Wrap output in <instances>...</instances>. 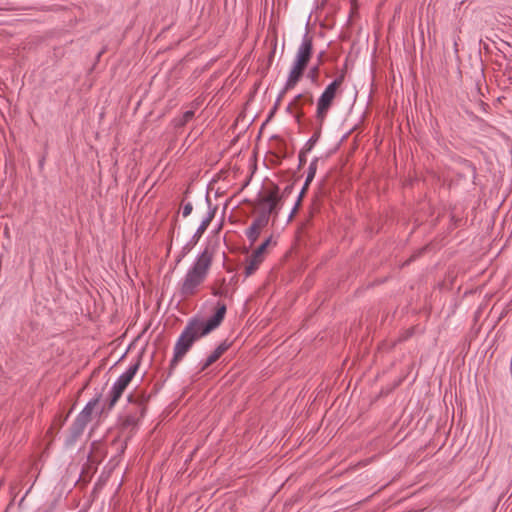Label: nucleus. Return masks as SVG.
Instances as JSON below:
<instances>
[{"mask_svg":"<svg viewBox=\"0 0 512 512\" xmlns=\"http://www.w3.org/2000/svg\"><path fill=\"white\" fill-rule=\"evenodd\" d=\"M271 242V237L267 238L259 247H263V251L266 250V248L268 247V245L270 244Z\"/></svg>","mask_w":512,"mask_h":512,"instance_id":"obj_29","label":"nucleus"},{"mask_svg":"<svg viewBox=\"0 0 512 512\" xmlns=\"http://www.w3.org/2000/svg\"><path fill=\"white\" fill-rule=\"evenodd\" d=\"M319 68H320V64H317L313 67L310 68L309 72H308V78L310 79V81L312 83H316L317 82V78H318V74H319Z\"/></svg>","mask_w":512,"mask_h":512,"instance_id":"obj_20","label":"nucleus"},{"mask_svg":"<svg viewBox=\"0 0 512 512\" xmlns=\"http://www.w3.org/2000/svg\"><path fill=\"white\" fill-rule=\"evenodd\" d=\"M312 54L313 38L308 33H306L304 34L302 41L297 49L295 59L293 61L291 70L284 85V89L280 94V97H282L285 92L293 89L301 80L304 71L308 66V63L311 60Z\"/></svg>","mask_w":512,"mask_h":512,"instance_id":"obj_3","label":"nucleus"},{"mask_svg":"<svg viewBox=\"0 0 512 512\" xmlns=\"http://www.w3.org/2000/svg\"><path fill=\"white\" fill-rule=\"evenodd\" d=\"M125 409H132L134 412H138L136 406L131 405V403L128 402V406Z\"/></svg>","mask_w":512,"mask_h":512,"instance_id":"obj_30","label":"nucleus"},{"mask_svg":"<svg viewBox=\"0 0 512 512\" xmlns=\"http://www.w3.org/2000/svg\"><path fill=\"white\" fill-rule=\"evenodd\" d=\"M211 293L217 297H227L229 295V286L224 277L215 280L211 287Z\"/></svg>","mask_w":512,"mask_h":512,"instance_id":"obj_15","label":"nucleus"},{"mask_svg":"<svg viewBox=\"0 0 512 512\" xmlns=\"http://www.w3.org/2000/svg\"><path fill=\"white\" fill-rule=\"evenodd\" d=\"M269 219L270 218L266 215V213L260 212L258 216L252 221L251 225L258 228L259 230H262L268 225Z\"/></svg>","mask_w":512,"mask_h":512,"instance_id":"obj_18","label":"nucleus"},{"mask_svg":"<svg viewBox=\"0 0 512 512\" xmlns=\"http://www.w3.org/2000/svg\"><path fill=\"white\" fill-rule=\"evenodd\" d=\"M301 199H302V198L298 197V199H297V201H296V203H295V206L293 207V209H292V211H291V213H290V215H289V218H290V219L293 217V215H294V214H295V212L297 211V209H298V207H299V205H300Z\"/></svg>","mask_w":512,"mask_h":512,"instance_id":"obj_26","label":"nucleus"},{"mask_svg":"<svg viewBox=\"0 0 512 512\" xmlns=\"http://www.w3.org/2000/svg\"><path fill=\"white\" fill-rule=\"evenodd\" d=\"M226 310V305L218 302L216 312L207 321L198 317H192L188 320L185 328L175 343L174 355L170 362L171 369H174L177 366L196 340L209 334L220 326L224 320Z\"/></svg>","mask_w":512,"mask_h":512,"instance_id":"obj_1","label":"nucleus"},{"mask_svg":"<svg viewBox=\"0 0 512 512\" xmlns=\"http://www.w3.org/2000/svg\"><path fill=\"white\" fill-rule=\"evenodd\" d=\"M192 210H193L192 203L187 202V203L183 204V206H182L183 217L189 216L191 214Z\"/></svg>","mask_w":512,"mask_h":512,"instance_id":"obj_21","label":"nucleus"},{"mask_svg":"<svg viewBox=\"0 0 512 512\" xmlns=\"http://www.w3.org/2000/svg\"><path fill=\"white\" fill-rule=\"evenodd\" d=\"M231 346V343L227 340L220 343L216 349L207 357V359L201 365V371L207 369L210 365L215 363Z\"/></svg>","mask_w":512,"mask_h":512,"instance_id":"obj_12","label":"nucleus"},{"mask_svg":"<svg viewBox=\"0 0 512 512\" xmlns=\"http://www.w3.org/2000/svg\"><path fill=\"white\" fill-rule=\"evenodd\" d=\"M281 199L282 196L279 195V187L274 185L273 188L258 201V205L263 207L261 212L266 213L269 218L271 215L277 217L280 209L278 205Z\"/></svg>","mask_w":512,"mask_h":512,"instance_id":"obj_6","label":"nucleus"},{"mask_svg":"<svg viewBox=\"0 0 512 512\" xmlns=\"http://www.w3.org/2000/svg\"><path fill=\"white\" fill-rule=\"evenodd\" d=\"M306 154L307 152L304 151L303 149L299 152V155H298V159H299V168H301L302 166L305 165L306 161H307V157H306Z\"/></svg>","mask_w":512,"mask_h":512,"instance_id":"obj_22","label":"nucleus"},{"mask_svg":"<svg viewBox=\"0 0 512 512\" xmlns=\"http://www.w3.org/2000/svg\"><path fill=\"white\" fill-rule=\"evenodd\" d=\"M301 199H302V198L298 197V199H297V201H296V203H295V206L293 207V209H292V211H291V213H290V215H289V218H290V219L293 217V215H294V214H295V212L297 211V209H298V207H299V205H300Z\"/></svg>","mask_w":512,"mask_h":512,"instance_id":"obj_24","label":"nucleus"},{"mask_svg":"<svg viewBox=\"0 0 512 512\" xmlns=\"http://www.w3.org/2000/svg\"><path fill=\"white\" fill-rule=\"evenodd\" d=\"M264 260L263 247H258L247 260L245 266V276H251L260 266Z\"/></svg>","mask_w":512,"mask_h":512,"instance_id":"obj_10","label":"nucleus"},{"mask_svg":"<svg viewBox=\"0 0 512 512\" xmlns=\"http://www.w3.org/2000/svg\"><path fill=\"white\" fill-rule=\"evenodd\" d=\"M291 189H292V187H291V186H287V187L285 188V190H284V193L289 192Z\"/></svg>","mask_w":512,"mask_h":512,"instance_id":"obj_33","label":"nucleus"},{"mask_svg":"<svg viewBox=\"0 0 512 512\" xmlns=\"http://www.w3.org/2000/svg\"><path fill=\"white\" fill-rule=\"evenodd\" d=\"M323 55H324V52H320L319 53V55H318V64H321Z\"/></svg>","mask_w":512,"mask_h":512,"instance_id":"obj_31","label":"nucleus"},{"mask_svg":"<svg viewBox=\"0 0 512 512\" xmlns=\"http://www.w3.org/2000/svg\"><path fill=\"white\" fill-rule=\"evenodd\" d=\"M215 212L216 208L210 209L206 217L202 220L201 224L199 225L196 232L192 236L191 242L193 244H196L203 235V233L206 231V229L208 228V226L210 225L211 221L215 216Z\"/></svg>","mask_w":512,"mask_h":512,"instance_id":"obj_14","label":"nucleus"},{"mask_svg":"<svg viewBox=\"0 0 512 512\" xmlns=\"http://www.w3.org/2000/svg\"><path fill=\"white\" fill-rule=\"evenodd\" d=\"M301 199H302V198L298 197V199H297V201H296V203H295V206L293 207V209H292V211H291V213H290V215H289V218H290V219L293 217V215H294V214H295V212L297 211V209H298V207H299V205H300Z\"/></svg>","mask_w":512,"mask_h":512,"instance_id":"obj_25","label":"nucleus"},{"mask_svg":"<svg viewBox=\"0 0 512 512\" xmlns=\"http://www.w3.org/2000/svg\"><path fill=\"white\" fill-rule=\"evenodd\" d=\"M316 142V138L314 137H311L308 142L306 143L305 147L303 148L304 151H306L307 153L309 151H311V149L313 148V145L315 144Z\"/></svg>","mask_w":512,"mask_h":512,"instance_id":"obj_23","label":"nucleus"},{"mask_svg":"<svg viewBox=\"0 0 512 512\" xmlns=\"http://www.w3.org/2000/svg\"><path fill=\"white\" fill-rule=\"evenodd\" d=\"M301 199H302V198L298 197V199H297V201H296V203H295V206L293 207V209H292V211H291V213H290V215H289V218H290V219L293 217V215H294V214H295V212L297 211V209H298V207H299V205H300Z\"/></svg>","mask_w":512,"mask_h":512,"instance_id":"obj_27","label":"nucleus"},{"mask_svg":"<svg viewBox=\"0 0 512 512\" xmlns=\"http://www.w3.org/2000/svg\"><path fill=\"white\" fill-rule=\"evenodd\" d=\"M260 233H261V230L254 227L253 225H250L249 228L245 232L246 237L250 241L251 245H253L257 241Z\"/></svg>","mask_w":512,"mask_h":512,"instance_id":"obj_19","label":"nucleus"},{"mask_svg":"<svg viewBox=\"0 0 512 512\" xmlns=\"http://www.w3.org/2000/svg\"><path fill=\"white\" fill-rule=\"evenodd\" d=\"M88 422L78 417L75 418L71 428L70 434L68 437V442L73 444L77 441V439L83 434Z\"/></svg>","mask_w":512,"mask_h":512,"instance_id":"obj_13","label":"nucleus"},{"mask_svg":"<svg viewBox=\"0 0 512 512\" xmlns=\"http://www.w3.org/2000/svg\"><path fill=\"white\" fill-rule=\"evenodd\" d=\"M143 416L144 415H140L138 412H134L132 409H125L123 414L119 417L120 427L122 429H134Z\"/></svg>","mask_w":512,"mask_h":512,"instance_id":"obj_9","label":"nucleus"},{"mask_svg":"<svg viewBox=\"0 0 512 512\" xmlns=\"http://www.w3.org/2000/svg\"><path fill=\"white\" fill-rule=\"evenodd\" d=\"M214 254V246L211 244L206 245L188 268L184 277L178 283V293L182 299H188L199 292L200 287L208 276Z\"/></svg>","mask_w":512,"mask_h":512,"instance_id":"obj_2","label":"nucleus"},{"mask_svg":"<svg viewBox=\"0 0 512 512\" xmlns=\"http://www.w3.org/2000/svg\"><path fill=\"white\" fill-rule=\"evenodd\" d=\"M200 103L195 100L190 104V109L185 111L182 115L174 117L171 120V125L175 129L183 128L187 123H189L195 116V111L198 109Z\"/></svg>","mask_w":512,"mask_h":512,"instance_id":"obj_7","label":"nucleus"},{"mask_svg":"<svg viewBox=\"0 0 512 512\" xmlns=\"http://www.w3.org/2000/svg\"><path fill=\"white\" fill-rule=\"evenodd\" d=\"M149 399L150 395H147L144 391L134 392L128 396V402L136 406L140 415H145Z\"/></svg>","mask_w":512,"mask_h":512,"instance_id":"obj_11","label":"nucleus"},{"mask_svg":"<svg viewBox=\"0 0 512 512\" xmlns=\"http://www.w3.org/2000/svg\"><path fill=\"white\" fill-rule=\"evenodd\" d=\"M301 199H302V198L298 197V199H297V201H296V203H295V206L293 207V209H292V211H291V213H290V215H289V218H290V219L293 217V215H294V214H295V212L297 211V209H298V207H299V205H300Z\"/></svg>","mask_w":512,"mask_h":512,"instance_id":"obj_28","label":"nucleus"},{"mask_svg":"<svg viewBox=\"0 0 512 512\" xmlns=\"http://www.w3.org/2000/svg\"><path fill=\"white\" fill-rule=\"evenodd\" d=\"M345 79V72L338 75L331 83H329L319 96L316 103L315 119L322 125L328 116L330 109L334 104V100L339 92Z\"/></svg>","mask_w":512,"mask_h":512,"instance_id":"obj_4","label":"nucleus"},{"mask_svg":"<svg viewBox=\"0 0 512 512\" xmlns=\"http://www.w3.org/2000/svg\"><path fill=\"white\" fill-rule=\"evenodd\" d=\"M43 512H53V508H52V507H49V508H47L46 510H44Z\"/></svg>","mask_w":512,"mask_h":512,"instance_id":"obj_34","label":"nucleus"},{"mask_svg":"<svg viewBox=\"0 0 512 512\" xmlns=\"http://www.w3.org/2000/svg\"><path fill=\"white\" fill-rule=\"evenodd\" d=\"M317 163H318V158H314L311 161V163H310V165L308 167V172H307L306 180H305V183H304V189H307L309 184L314 179L316 171H317Z\"/></svg>","mask_w":512,"mask_h":512,"instance_id":"obj_17","label":"nucleus"},{"mask_svg":"<svg viewBox=\"0 0 512 512\" xmlns=\"http://www.w3.org/2000/svg\"><path fill=\"white\" fill-rule=\"evenodd\" d=\"M100 398H101V395H97L96 397H94L93 399L88 401V403L85 405V407L82 409V411L77 415V417L80 419H83L89 423L91 421V416H92L93 410L98 405Z\"/></svg>","mask_w":512,"mask_h":512,"instance_id":"obj_16","label":"nucleus"},{"mask_svg":"<svg viewBox=\"0 0 512 512\" xmlns=\"http://www.w3.org/2000/svg\"><path fill=\"white\" fill-rule=\"evenodd\" d=\"M304 103H308L310 105L313 104L312 95H308L305 97L303 94H298L294 98V100L287 106V110L290 113L294 114L298 121L304 115L302 108Z\"/></svg>","mask_w":512,"mask_h":512,"instance_id":"obj_8","label":"nucleus"},{"mask_svg":"<svg viewBox=\"0 0 512 512\" xmlns=\"http://www.w3.org/2000/svg\"><path fill=\"white\" fill-rule=\"evenodd\" d=\"M306 190L307 189H304V187H303L298 197L302 198L304 193L306 192Z\"/></svg>","mask_w":512,"mask_h":512,"instance_id":"obj_32","label":"nucleus"},{"mask_svg":"<svg viewBox=\"0 0 512 512\" xmlns=\"http://www.w3.org/2000/svg\"><path fill=\"white\" fill-rule=\"evenodd\" d=\"M141 358L138 357L133 363L130 364L128 369L122 373L117 380L114 382L110 393H109V402L108 409L111 410L117 401L121 398L123 392L132 381L134 376L136 375L139 366H140Z\"/></svg>","mask_w":512,"mask_h":512,"instance_id":"obj_5","label":"nucleus"}]
</instances>
